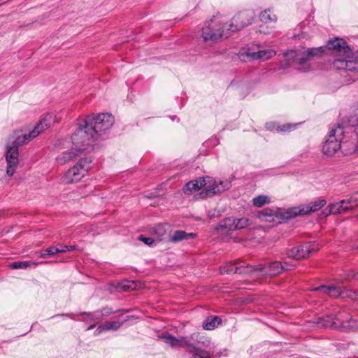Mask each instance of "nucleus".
Here are the masks:
<instances>
[{"label":"nucleus","instance_id":"obj_34","mask_svg":"<svg viewBox=\"0 0 358 358\" xmlns=\"http://www.w3.org/2000/svg\"><path fill=\"white\" fill-rule=\"evenodd\" d=\"M121 310L118 309V310H113L112 308L110 307H104L103 308H102L101 310H99V317H101V320H102L103 317H107L113 313H119L120 312Z\"/></svg>","mask_w":358,"mask_h":358},{"label":"nucleus","instance_id":"obj_20","mask_svg":"<svg viewBox=\"0 0 358 358\" xmlns=\"http://www.w3.org/2000/svg\"><path fill=\"white\" fill-rule=\"evenodd\" d=\"M87 148H73L71 150L62 152L60 155L57 156L56 160L60 164H64L70 161H73L77 156H80L81 153L84 152Z\"/></svg>","mask_w":358,"mask_h":358},{"label":"nucleus","instance_id":"obj_11","mask_svg":"<svg viewBox=\"0 0 358 358\" xmlns=\"http://www.w3.org/2000/svg\"><path fill=\"white\" fill-rule=\"evenodd\" d=\"M315 291H320L331 297L349 298L352 300H358V291H353L347 288H341L335 285H321L314 289Z\"/></svg>","mask_w":358,"mask_h":358},{"label":"nucleus","instance_id":"obj_25","mask_svg":"<svg viewBox=\"0 0 358 358\" xmlns=\"http://www.w3.org/2000/svg\"><path fill=\"white\" fill-rule=\"evenodd\" d=\"M133 316H127L123 321H106L103 323L106 331H117L124 322L129 321Z\"/></svg>","mask_w":358,"mask_h":358},{"label":"nucleus","instance_id":"obj_50","mask_svg":"<svg viewBox=\"0 0 358 358\" xmlns=\"http://www.w3.org/2000/svg\"><path fill=\"white\" fill-rule=\"evenodd\" d=\"M4 1H0V4H3Z\"/></svg>","mask_w":358,"mask_h":358},{"label":"nucleus","instance_id":"obj_16","mask_svg":"<svg viewBox=\"0 0 358 358\" xmlns=\"http://www.w3.org/2000/svg\"><path fill=\"white\" fill-rule=\"evenodd\" d=\"M327 201L325 199H319L316 201H311L306 206H299L292 208L293 218L298 215H308L321 209Z\"/></svg>","mask_w":358,"mask_h":358},{"label":"nucleus","instance_id":"obj_13","mask_svg":"<svg viewBox=\"0 0 358 358\" xmlns=\"http://www.w3.org/2000/svg\"><path fill=\"white\" fill-rule=\"evenodd\" d=\"M327 48L329 54L334 57H348L353 55L347 42L344 39L337 37L328 41Z\"/></svg>","mask_w":358,"mask_h":358},{"label":"nucleus","instance_id":"obj_22","mask_svg":"<svg viewBox=\"0 0 358 358\" xmlns=\"http://www.w3.org/2000/svg\"><path fill=\"white\" fill-rule=\"evenodd\" d=\"M247 56L253 60H266L275 55V52L271 49L259 50L257 52L250 51L249 49L245 52Z\"/></svg>","mask_w":358,"mask_h":358},{"label":"nucleus","instance_id":"obj_14","mask_svg":"<svg viewBox=\"0 0 358 358\" xmlns=\"http://www.w3.org/2000/svg\"><path fill=\"white\" fill-rule=\"evenodd\" d=\"M249 224L250 220L248 218L227 217L220 221L219 224L215 227V229L217 231L226 230L230 231L244 229Z\"/></svg>","mask_w":358,"mask_h":358},{"label":"nucleus","instance_id":"obj_39","mask_svg":"<svg viewBox=\"0 0 358 358\" xmlns=\"http://www.w3.org/2000/svg\"><path fill=\"white\" fill-rule=\"evenodd\" d=\"M138 240L143 242L145 245H152L155 243H157L154 237H145L144 235H140Z\"/></svg>","mask_w":358,"mask_h":358},{"label":"nucleus","instance_id":"obj_31","mask_svg":"<svg viewBox=\"0 0 358 358\" xmlns=\"http://www.w3.org/2000/svg\"><path fill=\"white\" fill-rule=\"evenodd\" d=\"M345 203V202H344V203ZM342 204H343V201L329 204V212L327 213L341 214L345 213L343 209Z\"/></svg>","mask_w":358,"mask_h":358},{"label":"nucleus","instance_id":"obj_26","mask_svg":"<svg viewBox=\"0 0 358 358\" xmlns=\"http://www.w3.org/2000/svg\"><path fill=\"white\" fill-rule=\"evenodd\" d=\"M221 322L222 320L218 316L209 317L203 322L202 327L205 330H213Z\"/></svg>","mask_w":358,"mask_h":358},{"label":"nucleus","instance_id":"obj_30","mask_svg":"<svg viewBox=\"0 0 358 358\" xmlns=\"http://www.w3.org/2000/svg\"><path fill=\"white\" fill-rule=\"evenodd\" d=\"M92 160L90 157L82 158L76 163V166H78L80 169L84 173L87 172L91 168V163Z\"/></svg>","mask_w":358,"mask_h":358},{"label":"nucleus","instance_id":"obj_33","mask_svg":"<svg viewBox=\"0 0 358 358\" xmlns=\"http://www.w3.org/2000/svg\"><path fill=\"white\" fill-rule=\"evenodd\" d=\"M341 201L345 202L342 204L344 212L353 209L357 206V200L353 198L343 199Z\"/></svg>","mask_w":358,"mask_h":358},{"label":"nucleus","instance_id":"obj_45","mask_svg":"<svg viewBox=\"0 0 358 358\" xmlns=\"http://www.w3.org/2000/svg\"><path fill=\"white\" fill-rule=\"evenodd\" d=\"M218 138L217 137L212 138L210 139L207 143L210 144L212 146H215L218 143Z\"/></svg>","mask_w":358,"mask_h":358},{"label":"nucleus","instance_id":"obj_51","mask_svg":"<svg viewBox=\"0 0 358 358\" xmlns=\"http://www.w3.org/2000/svg\"><path fill=\"white\" fill-rule=\"evenodd\" d=\"M176 116H175L174 117H172V118H171V119H172V120H175V118H176Z\"/></svg>","mask_w":358,"mask_h":358},{"label":"nucleus","instance_id":"obj_17","mask_svg":"<svg viewBox=\"0 0 358 358\" xmlns=\"http://www.w3.org/2000/svg\"><path fill=\"white\" fill-rule=\"evenodd\" d=\"M7 151L6 154V160L7 162L6 173L9 176H13L18 165L19 152L16 146H10V143H7Z\"/></svg>","mask_w":358,"mask_h":358},{"label":"nucleus","instance_id":"obj_15","mask_svg":"<svg viewBox=\"0 0 358 358\" xmlns=\"http://www.w3.org/2000/svg\"><path fill=\"white\" fill-rule=\"evenodd\" d=\"M252 265L243 261L228 262L220 267L221 274H251L252 273Z\"/></svg>","mask_w":358,"mask_h":358},{"label":"nucleus","instance_id":"obj_19","mask_svg":"<svg viewBox=\"0 0 358 358\" xmlns=\"http://www.w3.org/2000/svg\"><path fill=\"white\" fill-rule=\"evenodd\" d=\"M315 251L316 250L313 245L310 243H306L290 249L287 252V256L289 258L301 259L308 257Z\"/></svg>","mask_w":358,"mask_h":358},{"label":"nucleus","instance_id":"obj_18","mask_svg":"<svg viewBox=\"0 0 358 358\" xmlns=\"http://www.w3.org/2000/svg\"><path fill=\"white\" fill-rule=\"evenodd\" d=\"M352 56H340L336 57L332 62L334 68L338 70H345L348 71H353L358 70L357 60L352 59Z\"/></svg>","mask_w":358,"mask_h":358},{"label":"nucleus","instance_id":"obj_40","mask_svg":"<svg viewBox=\"0 0 358 358\" xmlns=\"http://www.w3.org/2000/svg\"><path fill=\"white\" fill-rule=\"evenodd\" d=\"M296 127V124H287L282 125V127H280V131H284V132L290 131L292 130L295 129Z\"/></svg>","mask_w":358,"mask_h":358},{"label":"nucleus","instance_id":"obj_44","mask_svg":"<svg viewBox=\"0 0 358 358\" xmlns=\"http://www.w3.org/2000/svg\"><path fill=\"white\" fill-rule=\"evenodd\" d=\"M106 331L104 324L99 325L94 331V335L98 336L101 334V333Z\"/></svg>","mask_w":358,"mask_h":358},{"label":"nucleus","instance_id":"obj_28","mask_svg":"<svg viewBox=\"0 0 358 358\" xmlns=\"http://www.w3.org/2000/svg\"><path fill=\"white\" fill-rule=\"evenodd\" d=\"M259 19L262 22L268 23L271 22H276L277 17L275 14L271 13V10L268 9L265 10L260 13Z\"/></svg>","mask_w":358,"mask_h":358},{"label":"nucleus","instance_id":"obj_4","mask_svg":"<svg viewBox=\"0 0 358 358\" xmlns=\"http://www.w3.org/2000/svg\"><path fill=\"white\" fill-rule=\"evenodd\" d=\"M90 120H85L83 125L80 126L73 134L71 140L76 148H85V152H89L90 146L98 140L97 133L91 129Z\"/></svg>","mask_w":358,"mask_h":358},{"label":"nucleus","instance_id":"obj_38","mask_svg":"<svg viewBox=\"0 0 358 358\" xmlns=\"http://www.w3.org/2000/svg\"><path fill=\"white\" fill-rule=\"evenodd\" d=\"M352 127H355V132L358 134V108L356 110L355 113L350 120Z\"/></svg>","mask_w":358,"mask_h":358},{"label":"nucleus","instance_id":"obj_2","mask_svg":"<svg viewBox=\"0 0 358 358\" xmlns=\"http://www.w3.org/2000/svg\"><path fill=\"white\" fill-rule=\"evenodd\" d=\"M313 323L318 328H331L342 331H352L358 328V321L345 310L317 317Z\"/></svg>","mask_w":358,"mask_h":358},{"label":"nucleus","instance_id":"obj_43","mask_svg":"<svg viewBox=\"0 0 358 358\" xmlns=\"http://www.w3.org/2000/svg\"><path fill=\"white\" fill-rule=\"evenodd\" d=\"M76 314L74 313H62V314H57L54 316H52L50 318H53L55 317H69V318H71L72 320H76L75 317H76Z\"/></svg>","mask_w":358,"mask_h":358},{"label":"nucleus","instance_id":"obj_12","mask_svg":"<svg viewBox=\"0 0 358 358\" xmlns=\"http://www.w3.org/2000/svg\"><path fill=\"white\" fill-rule=\"evenodd\" d=\"M47 120L44 119L43 120L41 121L39 124H38L34 129L30 131L29 134H24L22 135L19 136H14L13 138L14 140L12 142L10 143V146H16L17 149L18 150V148L31 139L36 138L38 135H39L43 130H45L46 128L49 127L50 126V122L47 123Z\"/></svg>","mask_w":358,"mask_h":358},{"label":"nucleus","instance_id":"obj_52","mask_svg":"<svg viewBox=\"0 0 358 358\" xmlns=\"http://www.w3.org/2000/svg\"><path fill=\"white\" fill-rule=\"evenodd\" d=\"M357 62H358V60H357Z\"/></svg>","mask_w":358,"mask_h":358},{"label":"nucleus","instance_id":"obj_27","mask_svg":"<svg viewBox=\"0 0 358 358\" xmlns=\"http://www.w3.org/2000/svg\"><path fill=\"white\" fill-rule=\"evenodd\" d=\"M252 205L257 208H261L266 204L271 202V199L268 195L261 194L252 199Z\"/></svg>","mask_w":358,"mask_h":358},{"label":"nucleus","instance_id":"obj_41","mask_svg":"<svg viewBox=\"0 0 358 358\" xmlns=\"http://www.w3.org/2000/svg\"><path fill=\"white\" fill-rule=\"evenodd\" d=\"M75 247L71 245H63L58 248V253L66 252L74 250Z\"/></svg>","mask_w":358,"mask_h":358},{"label":"nucleus","instance_id":"obj_35","mask_svg":"<svg viewBox=\"0 0 358 358\" xmlns=\"http://www.w3.org/2000/svg\"><path fill=\"white\" fill-rule=\"evenodd\" d=\"M196 186H197V185H196V182H194V180H191L185 185V186L183 188V192L185 194H189L193 192L198 191Z\"/></svg>","mask_w":358,"mask_h":358},{"label":"nucleus","instance_id":"obj_42","mask_svg":"<svg viewBox=\"0 0 358 358\" xmlns=\"http://www.w3.org/2000/svg\"><path fill=\"white\" fill-rule=\"evenodd\" d=\"M134 282L132 281V282H130V281H125L122 283V288L124 289V290H128V289H134Z\"/></svg>","mask_w":358,"mask_h":358},{"label":"nucleus","instance_id":"obj_21","mask_svg":"<svg viewBox=\"0 0 358 358\" xmlns=\"http://www.w3.org/2000/svg\"><path fill=\"white\" fill-rule=\"evenodd\" d=\"M85 175V173L80 169L78 166H73L69 169L63 177V182L66 184H71L78 182Z\"/></svg>","mask_w":358,"mask_h":358},{"label":"nucleus","instance_id":"obj_10","mask_svg":"<svg viewBox=\"0 0 358 358\" xmlns=\"http://www.w3.org/2000/svg\"><path fill=\"white\" fill-rule=\"evenodd\" d=\"M92 130L97 133L98 137H101V133L108 130L114 123V117L109 113H101L96 117H88Z\"/></svg>","mask_w":358,"mask_h":358},{"label":"nucleus","instance_id":"obj_36","mask_svg":"<svg viewBox=\"0 0 358 358\" xmlns=\"http://www.w3.org/2000/svg\"><path fill=\"white\" fill-rule=\"evenodd\" d=\"M58 253V247H49L43 251L41 252L40 257L45 258L46 256H51Z\"/></svg>","mask_w":358,"mask_h":358},{"label":"nucleus","instance_id":"obj_9","mask_svg":"<svg viewBox=\"0 0 358 358\" xmlns=\"http://www.w3.org/2000/svg\"><path fill=\"white\" fill-rule=\"evenodd\" d=\"M199 334L196 333L192 334L190 336H180L178 338L171 335L166 334L162 336L164 342L169 345L171 348H184L188 347L187 350L188 352H193L198 350V347L192 343V340H196L201 342L198 339Z\"/></svg>","mask_w":358,"mask_h":358},{"label":"nucleus","instance_id":"obj_37","mask_svg":"<svg viewBox=\"0 0 358 358\" xmlns=\"http://www.w3.org/2000/svg\"><path fill=\"white\" fill-rule=\"evenodd\" d=\"M192 354V357L190 358H210L209 352L206 350H201L198 348L197 350H195Z\"/></svg>","mask_w":358,"mask_h":358},{"label":"nucleus","instance_id":"obj_1","mask_svg":"<svg viewBox=\"0 0 358 358\" xmlns=\"http://www.w3.org/2000/svg\"><path fill=\"white\" fill-rule=\"evenodd\" d=\"M252 17L246 12H241L233 17L230 23L216 29L213 19L206 22L202 28V37L205 41H217L222 37L228 38L231 33L238 31L251 24Z\"/></svg>","mask_w":358,"mask_h":358},{"label":"nucleus","instance_id":"obj_6","mask_svg":"<svg viewBox=\"0 0 358 358\" xmlns=\"http://www.w3.org/2000/svg\"><path fill=\"white\" fill-rule=\"evenodd\" d=\"M194 182H196L197 190L204 187L206 194L208 196L224 192L231 187V182L228 180H220L217 183L213 178L208 176L199 178L194 180Z\"/></svg>","mask_w":358,"mask_h":358},{"label":"nucleus","instance_id":"obj_32","mask_svg":"<svg viewBox=\"0 0 358 358\" xmlns=\"http://www.w3.org/2000/svg\"><path fill=\"white\" fill-rule=\"evenodd\" d=\"M79 315H85L87 316L86 318H83L81 320L82 321H90L92 322L96 320H101V317H99V310H96L92 313H88V312H80Z\"/></svg>","mask_w":358,"mask_h":358},{"label":"nucleus","instance_id":"obj_8","mask_svg":"<svg viewBox=\"0 0 358 358\" xmlns=\"http://www.w3.org/2000/svg\"><path fill=\"white\" fill-rule=\"evenodd\" d=\"M294 265L287 262L282 263L279 261H274L267 264H258L252 265V273L257 272L262 276H271L281 273L284 271L292 269Z\"/></svg>","mask_w":358,"mask_h":358},{"label":"nucleus","instance_id":"obj_7","mask_svg":"<svg viewBox=\"0 0 358 358\" xmlns=\"http://www.w3.org/2000/svg\"><path fill=\"white\" fill-rule=\"evenodd\" d=\"M343 134L344 128L340 124L331 128L322 147V152L324 155L332 156L339 150Z\"/></svg>","mask_w":358,"mask_h":358},{"label":"nucleus","instance_id":"obj_23","mask_svg":"<svg viewBox=\"0 0 358 358\" xmlns=\"http://www.w3.org/2000/svg\"><path fill=\"white\" fill-rule=\"evenodd\" d=\"M167 227L166 224H159L152 228L151 233L157 243L166 239L167 236Z\"/></svg>","mask_w":358,"mask_h":358},{"label":"nucleus","instance_id":"obj_47","mask_svg":"<svg viewBox=\"0 0 358 358\" xmlns=\"http://www.w3.org/2000/svg\"><path fill=\"white\" fill-rule=\"evenodd\" d=\"M352 278H354L355 280L358 281V272L357 273L352 272Z\"/></svg>","mask_w":358,"mask_h":358},{"label":"nucleus","instance_id":"obj_5","mask_svg":"<svg viewBox=\"0 0 358 358\" xmlns=\"http://www.w3.org/2000/svg\"><path fill=\"white\" fill-rule=\"evenodd\" d=\"M257 217L263 222L282 224L293 218L292 208L283 210L278 207L266 208L258 211Z\"/></svg>","mask_w":358,"mask_h":358},{"label":"nucleus","instance_id":"obj_24","mask_svg":"<svg viewBox=\"0 0 358 358\" xmlns=\"http://www.w3.org/2000/svg\"><path fill=\"white\" fill-rule=\"evenodd\" d=\"M194 233H187L182 230H177L174 232L173 235L170 238V241L172 243H178L183 240H187L195 237Z\"/></svg>","mask_w":358,"mask_h":358},{"label":"nucleus","instance_id":"obj_53","mask_svg":"<svg viewBox=\"0 0 358 358\" xmlns=\"http://www.w3.org/2000/svg\"><path fill=\"white\" fill-rule=\"evenodd\" d=\"M357 248H358V245H357Z\"/></svg>","mask_w":358,"mask_h":358},{"label":"nucleus","instance_id":"obj_49","mask_svg":"<svg viewBox=\"0 0 358 358\" xmlns=\"http://www.w3.org/2000/svg\"><path fill=\"white\" fill-rule=\"evenodd\" d=\"M208 217L211 218L213 217H215V213H213L212 211H208Z\"/></svg>","mask_w":358,"mask_h":358},{"label":"nucleus","instance_id":"obj_48","mask_svg":"<svg viewBox=\"0 0 358 358\" xmlns=\"http://www.w3.org/2000/svg\"><path fill=\"white\" fill-rule=\"evenodd\" d=\"M96 326V323H94V324H91L90 326H89L87 327V330H91V329H94Z\"/></svg>","mask_w":358,"mask_h":358},{"label":"nucleus","instance_id":"obj_46","mask_svg":"<svg viewBox=\"0 0 358 358\" xmlns=\"http://www.w3.org/2000/svg\"><path fill=\"white\" fill-rule=\"evenodd\" d=\"M329 212V206L324 209L322 211V213L325 215V216H328L329 215H331V213H327Z\"/></svg>","mask_w":358,"mask_h":358},{"label":"nucleus","instance_id":"obj_29","mask_svg":"<svg viewBox=\"0 0 358 358\" xmlns=\"http://www.w3.org/2000/svg\"><path fill=\"white\" fill-rule=\"evenodd\" d=\"M38 264L31 261L14 262L10 264V267L13 269L27 268L33 266L35 267Z\"/></svg>","mask_w":358,"mask_h":358},{"label":"nucleus","instance_id":"obj_3","mask_svg":"<svg viewBox=\"0 0 358 358\" xmlns=\"http://www.w3.org/2000/svg\"><path fill=\"white\" fill-rule=\"evenodd\" d=\"M324 52V48L323 47L310 48L303 52L290 50L285 55L287 66H283V68L294 66L300 71L308 72L311 69L309 64L311 58L322 55Z\"/></svg>","mask_w":358,"mask_h":358}]
</instances>
